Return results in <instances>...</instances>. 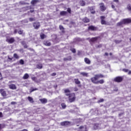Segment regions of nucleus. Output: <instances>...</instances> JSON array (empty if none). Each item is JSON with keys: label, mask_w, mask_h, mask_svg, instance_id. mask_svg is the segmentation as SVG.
<instances>
[{"label": "nucleus", "mask_w": 131, "mask_h": 131, "mask_svg": "<svg viewBox=\"0 0 131 131\" xmlns=\"http://www.w3.org/2000/svg\"><path fill=\"white\" fill-rule=\"evenodd\" d=\"M97 40V38H92L91 39V41H96Z\"/></svg>", "instance_id": "obj_33"}, {"label": "nucleus", "mask_w": 131, "mask_h": 131, "mask_svg": "<svg viewBox=\"0 0 131 131\" xmlns=\"http://www.w3.org/2000/svg\"><path fill=\"white\" fill-rule=\"evenodd\" d=\"M99 126H100V124H95L94 126V129H99Z\"/></svg>", "instance_id": "obj_16"}, {"label": "nucleus", "mask_w": 131, "mask_h": 131, "mask_svg": "<svg viewBox=\"0 0 131 131\" xmlns=\"http://www.w3.org/2000/svg\"><path fill=\"white\" fill-rule=\"evenodd\" d=\"M40 101L41 103H47V102H48V100H47V99H45V98L40 99Z\"/></svg>", "instance_id": "obj_14"}, {"label": "nucleus", "mask_w": 131, "mask_h": 131, "mask_svg": "<svg viewBox=\"0 0 131 131\" xmlns=\"http://www.w3.org/2000/svg\"><path fill=\"white\" fill-rule=\"evenodd\" d=\"M28 77H29V75H28V74H26L23 76L24 79H27V78H28Z\"/></svg>", "instance_id": "obj_19"}, {"label": "nucleus", "mask_w": 131, "mask_h": 131, "mask_svg": "<svg viewBox=\"0 0 131 131\" xmlns=\"http://www.w3.org/2000/svg\"><path fill=\"white\" fill-rule=\"evenodd\" d=\"M80 4L81 6H85V2H84V1H80Z\"/></svg>", "instance_id": "obj_22"}, {"label": "nucleus", "mask_w": 131, "mask_h": 131, "mask_svg": "<svg viewBox=\"0 0 131 131\" xmlns=\"http://www.w3.org/2000/svg\"><path fill=\"white\" fill-rule=\"evenodd\" d=\"M80 74L83 75V76H88V73H86L82 72V73H80Z\"/></svg>", "instance_id": "obj_27"}, {"label": "nucleus", "mask_w": 131, "mask_h": 131, "mask_svg": "<svg viewBox=\"0 0 131 131\" xmlns=\"http://www.w3.org/2000/svg\"><path fill=\"white\" fill-rule=\"evenodd\" d=\"M105 56H108V53H105Z\"/></svg>", "instance_id": "obj_51"}, {"label": "nucleus", "mask_w": 131, "mask_h": 131, "mask_svg": "<svg viewBox=\"0 0 131 131\" xmlns=\"http://www.w3.org/2000/svg\"><path fill=\"white\" fill-rule=\"evenodd\" d=\"M53 76H55V75H56V73H54L53 74H52Z\"/></svg>", "instance_id": "obj_49"}, {"label": "nucleus", "mask_w": 131, "mask_h": 131, "mask_svg": "<svg viewBox=\"0 0 131 131\" xmlns=\"http://www.w3.org/2000/svg\"><path fill=\"white\" fill-rule=\"evenodd\" d=\"M114 91H115L116 92H117V91H118V89L116 88V89H115Z\"/></svg>", "instance_id": "obj_47"}, {"label": "nucleus", "mask_w": 131, "mask_h": 131, "mask_svg": "<svg viewBox=\"0 0 131 131\" xmlns=\"http://www.w3.org/2000/svg\"><path fill=\"white\" fill-rule=\"evenodd\" d=\"M75 82L76 84H79V83H80V81H79L78 79H75Z\"/></svg>", "instance_id": "obj_24"}, {"label": "nucleus", "mask_w": 131, "mask_h": 131, "mask_svg": "<svg viewBox=\"0 0 131 131\" xmlns=\"http://www.w3.org/2000/svg\"><path fill=\"white\" fill-rule=\"evenodd\" d=\"M67 11L68 13H71V9H70V8H68Z\"/></svg>", "instance_id": "obj_38"}, {"label": "nucleus", "mask_w": 131, "mask_h": 131, "mask_svg": "<svg viewBox=\"0 0 131 131\" xmlns=\"http://www.w3.org/2000/svg\"><path fill=\"white\" fill-rule=\"evenodd\" d=\"M89 29H90L91 30H96L97 29L94 26H91L89 27Z\"/></svg>", "instance_id": "obj_17"}, {"label": "nucleus", "mask_w": 131, "mask_h": 131, "mask_svg": "<svg viewBox=\"0 0 131 131\" xmlns=\"http://www.w3.org/2000/svg\"><path fill=\"white\" fill-rule=\"evenodd\" d=\"M14 57L15 58V59H19V56L16 53L14 54Z\"/></svg>", "instance_id": "obj_31"}, {"label": "nucleus", "mask_w": 131, "mask_h": 131, "mask_svg": "<svg viewBox=\"0 0 131 131\" xmlns=\"http://www.w3.org/2000/svg\"><path fill=\"white\" fill-rule=\"evenodd\" d=\"M14 39L13 38H8L7 39L6 41L8 42H9V43H12L13 42H14Z\"/></svg>", "instance_id": "obj_8"}, {"label": "nucleus", "mask_w": 131, "mask_h": 131, "mask_svg": "<svg viewBox=\"0 0 131 131\" xmlns=\"http://www.w3.org/2000/svg\"><path fill=\"white\" fill-rule=\"evenodd\" d=\"M131 19L129 18L124 19L117 24L118 26H121L123 24H126L127 23H130Z\"/></svg>", "instance_id": "obj_3"}, {"label": "nucleus", "mask_w": 131, "mask_h": 131, "mask_svg": "<svg viewBox=\"0 0 131 131\" xmlns=\"http://www.w3.org/2000/svg\"><path fill=\"white\" fill-rule=\"evenodd\" d=\"M130 41H131V38H130Z\"/></svg>", "instance_id": "obj_57"}, {"label": "nucleus", "mask_w": 131, "mask_h": 131, "mask_svg": "<svg viewBox=\"0 0 131 131\" xmlns=\"http://www.w3.org/2000/svg\"><path fill=\"white\" fill-rule=\"evenodd\" d=\"M101 77H103L102 75H96L94 77L91 78V81H92L93 83L98 84V83H99V82H98V80L99 79V78H101Z\"/></svg>", "instance_id": "obj_2"}, {"label": "nucleus", "mask_w": 131, "mask_h": 131, "mask_svg": "<svg viewBox=\"0 0 131 131\" xmlns=\"http://www.w3.org/2000/svg\"><path fill=\"white\" fill-rule=\"evenodd\" d=\"M123 70V71H124V72H128V70H127V69H124Z\"/></svg>", "instance_id": "obj_41"}, {"label": "nucleus", "mask_w": 131, "mask_h": 131, "mask_svg": "<svg viewBox=\"0 0 131 131\" xmlns=\"http://www.w3.org/2000/svg\"><path fill=\"white\" fill-rule=\"evenodd\" d=\"M127 8L128 9V10H129V11H131V6L130 5H128L127 7Z\"/></svg>", "instance_id": "obj_34"}, {"label": "nucleus", "mask_w": 131, "mask_h": 131, "mask_svg": "<svg viewBox=\"0 0 131 131\" xmlns=\"http://www.w3.org/2000/svg\"><path fill=\"white\" fill-rule=\"evenodd\" d=\"M91 14H95V10H91Z\"/></svg>", "instance_id": "obj_42"}, {"label": "nucleus", "mask_w": 131, "mask_h": 131, "mask_svg": "<svg viewBox=\"0 0 131 131\" xmlns=\"http://www.w3.org/2000/svg\"><path fill=\"white\" fill-rule=\"evenodd\" d=\"M83 21L85 22V23H88V22H90V19L86 17H85L83 19Z\"/></svg>", "instance_id": "obj_15"}, {"label": "nucleus", "mask_w": 131, "mask_h": 131, "mask_svg": "<svg viewBox=\"0 0 131 131\" xmlns=\"http://www.w3.org/2000/svg\"><path fill=\"white\" fill-rule=\"evenodd\" d=\"M3 113H0V117H3Z\"/></svg>", "instance_id": "obj_46"}, {"label": "nucleus", "mask_w": 131, "mask_h": 131, "mask_svg": "<svg viewBox=\"0 0 131 131\" xmlns=\"http://www.w3.org/2000/svg\"><path fill=\"white\" fill-rule=\"evenodd\" d=\"M64 92L66 96H69V99L70 102H71V103H72V102H74V100H75V94L74 93L70 94V91L68 89L65 90Z\"/></svg>", "instance_id": "obj_1"}, {"label": "nucleus", "mask_w": 131, "mask_h": 131, "mask_svg": "<svg viewBox=\"0 0 131 131\" xmlns=\"http://www.w3.org/2000/svg\"><path fill=\"white\" fill-rule=\"evenodd\" d=\"M60 14L61 16H65V15H66V14H67V12H66V11H61V12H60Z\"/></svg>", "instance_id": "obj_20"}, {"label": "nucleus", "mask_w": 131, "mask_h": 131, "mask_svg": "<svg viewBox=\"0 0 131 131\" xmlns=\"http://www.w3.org/2000/svg\"><path fill=\"white\" fill-rule=\"evenodd\" d=\"M19 63L21 64V65H24V60H23V59H20Z\"/></svg>", "instance_id": "obj_29"}, {"label": "nucleus", "mask_w": 131, "mask_h": 131, "mask_svg": "<svg viewBox=\"0 0 131 131\" xmlns=\"http://www.w3.org/2000/svg\"><path fill=\"white\" fill-rule=\"evenodd\" d=\"M110 55H112V53H110Z\"/></svg>", "instance_id": "obj_58"}, {"label": "nucleus", "mask_w": 131, "mask_h": 131, "mask_svg": "<svg viewBox=\"0 0 131 131\" xmlns=\"http://www.w3.org/2000/svg\"><path fill=\"white\" fill-rule=\"evenodd\" d=\"M61 107L63 108V109H65V108H66V104H65V103H62Z\"/></svg>", "instance_id": "obj_32"}, {"label": "nucleus", "mask_w": 131, "mask_h": 131, "mask_svg": "<svg viewBox=\"0 0 131 131\" xmlns=\"http://www.w3.org/2000/svg\"><path fill=\"white\" fill-rule=\"evenodd\" d=\"M36 89H33L32 90V92H34V91H36Z\"/></svg>", "instance_id": "obj_50"}, {"label": "nucleus", "mask_w": 131, "mask_h": 131, "mask_svg": "<svg viewBox=\"0 0 131 131\" xmlns=\"http://www.w3.org/2000/svg\"><path fill=\"white\" fill-rule=\"evenodd\" d=\"M36 3H37V0H33L31 2L32 5H35V4H36Z\"/></svg>", "instance_id": "obj_26"}, {"label": "nucleus", "mask_w": 131, "mask_h": 131, "mask_svg": "<svg viewBox=\"0 0 131 131\" xmlns=\"http://www.w3.org/2000/svg\"><path fill=\"white\" fill-rule=\"evenodd\" d=\"M40 36L42 39H43V38L46 37V35H45V34H43V33H41L40 35Z\"/></svg>", "instance_id": "obj_23"}, {"label": "nucleus", "mask_w": 131, "mask_h": 131, "mask_svg": "<svg viewBox=\"0 0 131 131\" xmlns=\"http://www.w3.org/2000/svg\"><path fill=\"white\" fill-rule=\"evenodd\" d=\"M79 131H88V130H86V126H84L80 127Z\"/></svg>", "instance_id": "obj_9"}, {"label": "nucleus", "mask_w": 131, "mask_h": 131, "mask_svg": "<svg viewBox=\"0 0 131 131\" xmlns=\"http://www.w3.org/2000/svg\"><path fill=\"white\" fill-rule=\"evenodd\" d=\"M114 2H115V3H116L117 4H118V0H114Z\"/></svg>", "instance_id": "obj_44"}, {"label": "nucleus", "mask_w": 131, "mask_h": 131, "mask_svg": "<svg viewBox=\"0 0 131 131\" xmlns=\"http://www.w3.org/2000/svg\"><path fill=\"white\" fill-rule=\"evenodd\" d=\"M100 6V9L101 10V11H102V12H104V11L106 10V7L105 6V5H104V3H100L99 4Z\"/></svg>", "instance_id": "obj_4"}, {"label": "nucleus", "mask_w": 131, "mask_h": 131, "mask_svg": "<svg viewBox=\"0 0 131 131\" xmlns=\"http://www.w3.org/2000/svg\"><path fill=\"white\" fill-rule=\"evenodd\" d=\"M128 74H131V71H129L128 72Z\"/></svg>", "instance_id": "obj_48"}, {"label": "nucleus", "mask_w": 131, "mask_h": 131, "mask_svg": "<svg viewBox=\"0 0 131 131\" xmlns=\"http://www.w3.org/2000/svg\"><path fill=\"white\" fill-rule=\"evenodd\" d=\"M29 20H30V21L31 22H32V21H34V18H30Z\"/></svg>", "instance_id": "obj_39"}, {"label": "nucleus", "mask_w": 131, "mask_h": 131, "mask_svg": "<svg viewBox=\"0 0 131 131\" xmlns=\"http://www.w3.org/2000/svg\"><path fill=\"white\" fill-rule=\"evenodd\" d=\"M39 23H34L33 24V27H34L35 29H37L38 28H39Z\"/></svg>", "instance_id": "obj_6"}, {"label": "nucleus", "mask_w": 131, "mask_h": 131, "mask_svg": "<svg viewBox=\"0 0 131 131\" xmlns=\"http://www.w3.org/2000/svg\"><path fill=\"white\" fill-rule=\"evenodd\" d=\"M44 45H45V46L50 47V46H51V42H50L49 41H47L46 42H44Z\"/></svg>", "instance_id": "obj_18"}, {"label": "nucleus", "mask_w": 131, "mask_h": 131, "mask_svg": "<svg viewBox=\"0 0 131 131\" xmlns=\"http://www.w3.org/2000/svg\"><path fill=\"white\" fill-rule=\"evenodd\" d=\"M30 12L31 13H33V10H31Z\"/></svg>", "instance_id": "obj_52"}, {"label": "nucleus", "mask_w": 131, "mask_h": 131, "mask_svg": "<svg viewBox=\"0 0 131 131\" xmlns=\"http://www.w3.org/2000/svg\"><path fill=\"white\" fill-rule=\"evenodd\" d=\"M15 104H16V102H11V104H12V105H15Z\"/></svg>", "instance_id": "obj_45"}, {"label": "nucleus", "mask_w": 131, "mask_h": 131, "mask_svg": "<svg viewBox=\"0 0 131 131\" xmlns=\"http://www.w3.org/2000/svg\"><path fill=\"white\" fill-rule=\"evenodd\" d=\"M18 34H22V33H23V31L22 30L18 31Z\"/></svg>", "instance_id": "obj_35"}, {"label": "nucleus", "mask_w": 131, "mask_h": 131, "mask_svg": "<svg viewBox=\"0 0 131 131\" xmlns=\"http://www.w3.org/2000/svg\"><path fill=\"white\" fill-rule=\"evenodd\" d=\"M114 80L115 81H116V82H120L121 81H122V77H117L114 79Z\"/></svg>", "instance_id": "obj_5"}, {"label": "nucleus", "mask_w": 131, "mask_h": 131, "mask_svg": "<svg viewBox=\"0 0 131 131\" xmlns=\"http://www.w3.org/2000/svg\"><path fill=\"white\" fill-rule=\"evenodd\" d=\"M84 62L86 64H91V60H90V59L88 58H84Z\"/></svg>", "instance_id": "obj_13"}, {"label": "nucleus", "mask_w": 131, "mask_h": 131, "mask_svg": "<svg viewBox=\"0 0 131 131\" xmlns=\"http://www.w3.org/2000/svg\"><path fill=\"white\" fill-rule=\"evenodd\" d=\"M9 88L11 90H16V85H15L14 84H11L9 85Z\"/></svg>", "instance_id": "obj_10"}, {"label": "nucleus", "mask_w": 131, "mask_h": 131, "mask_svg": "<svg viewBox=\"0 0 131 131\" xmlns=\"http://www.w3.org/2000/svg\"><path fill=\"white\" fill-rule=\"evenodd\" d=\"M28 99L31 103H33V99L31 97H28Z\"/></svg>", "instance_id": "obj_21"}, {"label": "nucleus", "mask_w": 131, "mask_h": 131, "mask_svg": "<svg viewBox=\"0 0 131 131\" xmlns=\"http://www.w3.org/2000/svg\"><path fill=\"white\" fill-rule=\"evenodd\" d=\"M32 79L33 80H34V81H35V79H36V77H32Z\"/></svg>", "instance_id": "obj_43"}, {"label": "nucleus", "mask_w": 131, "mask_h": 131, "mask_svg": "<svg viewBox=\"0 0 131 131\" xmlns=\"http://www.w3.org/2000/svg\"><path fill=\"white\" fill-rule=\"evenodd\" d=\"M2 76V74L0 73V77Z\"/></svg>", "instance_id": "obj_56"}, {"label": "nucleus", "mask_w": 131, "mask_h": 131, "mask_svg": "<svg viewBox=\"0 0 131 131\" xmlns=\"http://www.w3.org/2000/svg\"><path fill=\"white\" fill-rule=\"evenodd\" d=\"M93 10V7H91V8H90V10Z\"/></svg>", "instance_id": "obj_55"}, {"label": "nucleus", "mask_w": 131, "mask_h": 131, "mask_svg": "<svg viewBox=\"0 0 131 131\" xmlns=\"http://www.w3.org/2000/svg\"><path fill=\"white\" fill-rule=\"evenodd\" d=\"M116 43H118L119 42L118 41H116Z\"/></svg>", "instance_id": "obj_53"}, {"label": "nucleus", "mask_w": 131, "mask_h": 131, "mask_svg": "<svg viewBox=\"0 0 131 131\" xmlns=\"http://www.w3.org/2000/svg\"><path fill=\"white\" fill-rule=\"evenodd\" d=\"M101 24H106V21L104 19H105V16H101Z\"/></svg>", "instance_id": "obj_11"}, {"label": "nucleus", "mask_w": 131, "mask_h": 131, "mask_svg": "<svg viewBox=\"0 0 131 131\" xmlns=\"http://www.w3.org/2000/svg\"><path fill=\"white\" fill-rule=\"evenodd\" d=\"M14 32H15V33H16L17 32V31H16V30H15V31H14Z\"/></svg>", "instance_id": "obj_54"}, {"label": "nucleus", "mask_w": 131, "mask_h": 131, "mask_svg": "<svg viewBox=\"0 0 131 131\" xmlns=\"http://www.w3.org/2000/svg\"><path fill=\"white\" fill-rule=\"evenodd\" d=\"M71 51L72 52V53H75V52H76L75 49H71Z\"/></svg>", "instance_id": "obj_37"}, {"label": "nucleus", "mask_w": 131, "mask_h": 131, "mask_svg": "<svg viewBox=\"0 0 131 131\" xmlns=\"http://www.w3.org/2000/svg\"><path fill=\"white\" fill-rule=\"evenodd\" d=\"M59 29L62 31V32H64V28L62 26H59Z\"/></svg>", "instance_id": "obj_30"}, {"label": "nucleus", "mask_w": 131, "mask_h": 131, "mask_svg": "<svg viewBox=\"0 0 131 131\" xmlns=\"http://www.w3.org/2000/svg\"><path fill=\"white\" fill-rule=\"evenodd\" d=\"M70 124L68 121H64L61 123V125H68Z\"/></svg>", "instance_id": "obj_12"}, {"label": "nucleus", "mask_w": 131, "mask_h": 131, "mask_svg": "<svg viewBox=\"0 0 131 131\" xmlns=\"http://www.w3.org/2000/svg\"><path fill=\"white\" fill-rule=\"evenodd\" d=\"M104 101V99H101L98 101V103H102V102Z\"/></svg>", "instance_id": "obj_36"}, {"label": "nucleus", "mask_w": 131, "mask_h": 131, "mask_svg": "<svg viewBox=\"0 0 131 131\" xmlns=\"http://www.w3.org/2000/svg\"><path fill=\"white\" fill-rule=\"evenodd\" d=\"M112 9H114V10H115V6H114V5L113 4L112 5Z\"/></svg>", "instance_id": "obj_40"}, {"label": "nucleus", "mask_w": 131, "mask_h": 131, "mask_svg": "<svg viewBox=\"0 0 131 131\" xmlns=\"http://www.w3.org/2000/svg\"><path fill=\"white\" fill-rule=\"evenodd\" d=\"M37 68H38V69H41V68H42V64H38L37 66Z\"/></svg>", "instance_id": "obj_25"}, {"label": "nucleus", "mask_w": 131, "mask_h": 131, "mask_svg": "<svg viewBox=\"0 0 131 131\" xmlns=\"http://www.w3.org/2000/svg\"><path fill=\"white\" fill-rule=\"evenodd\" d=\"M98 83H100L101 84L104 83V80H100L99 81H98Z\"/></svg>", "instance_id": "obj_28"}, {"label": "nucleus", "mask_w": 131, "mask_h": 131, "mask_svg": "<svg viewBox=\"0 0 131 131\" xmlns=\"http://www.w3.org/2000/svg\"><path fill=\"white\" fill-rule=\"evenodd\" d=\"M0 93L3 97H6L7 96L6 91H5V90H4V89L0 90Z\"/></svg>", "instance_id": "obj_7"}, {"label": "nucleus", "mask_w": 131, "mask_h": 131, "mask_svg": "<svg viewBox=\"0 0 131 131\" xmlns=\"http://www.w3.org/2000/svg\"><path fill=\"white\" fill-rule=\"evenodd\" d=\"M1 124H0V128H1Z\"/></svg>", "instance_id": "obj_59"}]
</instances>
